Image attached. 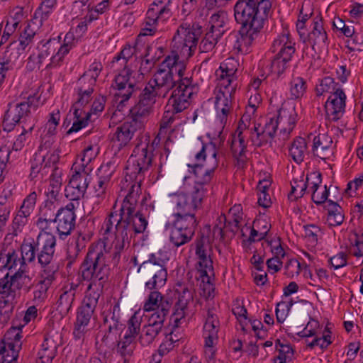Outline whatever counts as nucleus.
<instances>
[{
    "mask_svg": "<svg viewBox=\"0 0 363 363\" xmlns=\"http://www.w3.org/2000/svg\"><path fill=\"white\" fill-rule=\"evenodd\" d=\"M75 173L69 179L68 185L65 191V196L70 201H78L84 197L89 183V175L85 171L79 172L77 170V167L74 164Z\"/></svg>",
    "mask_w": 363,
    "mask_h": 363,
    "instance_id": "obj_19",
    "label": "nucleus"
},
{
    "mask_svg": "<svg viewBox=\"0 0 363 363\" xmlns=\"http://www.w3.org/2000/svg\"><path fill=\"white\" fill-rule=\"evenodd\" d=\"M167 257H164L160 251L152 253L138 268V273L145 282V287L150 290L162 287L167 281V271L165 267Z\"/></svg>",
    "mask_w": 363,
    "mask_h": 363,
    "instance_id": "obj_7",
    "label": "nucleus"
},
{
    "mask_svg": "<svg viewBox=\"0 0 363 363\" xmlns=\"http://www.w3.org/2000/svg\"><path fill=\"white\" fill-rule=\"evenodd\" d=\"M201 32L193 26L183 23L177 28L172 38V50L162 62L160 68L172 70L173 74L183 77L186 67L182 62L194 52Z\"/></svg>",
    "mask_w": 363,
    "mask_h": 363,
    "instance_id": "obj_2",
    "label": "nucleus"
},
{
    "mask_svg": "<svg viewBox=\"0 0 363 363\" xmlns=\"http://www.w3.org/2000/svg\"><path fill=\"white\" fill-rule=\"evenodd\" d=\"M303 228L305 239L312 246L315 245L318 242V233L320 232V229L315 225H307Z\"/></svg>",
    "mask_w": 363,
    "mask_h": 363,
    "instance_id": "obj_59",
    "label": "nucleus"
},
{
    "mask_svg": "<svg viewBox=\"0 0 363 363\" xmlns=\"http://www.w3.org/2000/svg\"><path fill=\"white\" fill-rule=\"evenodd\" d=\"M74 203L69 202L65 207H62L57 211L55 222L57 223V231L60 238L69 235L75 227L76 215Z\"/></svg>",
    "mask_w": 363,
    "mask_h": 363,
    "instance_id": "obj_20",
    "label": "nucleus"
},
{
    "mask_svg": "<svg viewBox=\"0 0 363 363\" xmlns=\"http://www.w3.org/2000/svg\"><path fill=\"white\" fill-rule=\"evenodd\" d=\"M163 325L157 323H150L145 325L139 336V342L143 346H148L152 344L158 335L161 333Z\"/></svg>",
    "mask_w": 363,
    "mask_h": 363,
    "instance_id": "obj_36",
    "label": "nucleus"
},
{
    "mask_svg": "<svg viewBox=\"0 0 363 363\" xmlns=\"http://www.w3.org/2000/svg\"><path fill=\"white\" fill-rule=\"evenodd\" d=\"M254 223L257 230L254 228L251 229L250 235L246 240L250 245L265 239L271 227V225L264 220H257Z\"/></svg>",
    "mask_w": 363,
    "mask_h": 363,
    "instance_id": "obj_44",
    "label": "nucleus"
},
{
    "mask_svg": "<svg viewBox=\"0 0 363 363\" xmlns=\"http://www.w3.org/2000/svg\"><path fill=\"white\" fill-rule=\"evenodd\" d=\"M194 235L185 233L184 230L172 225L170 230L169 241L172 247L179 248L189 243Z\"/></svg>",
    "mask_w": 363,
    "mask_h": 363,
    "instance_id": "obj_45",
    "label": "nucleus"
},
{
    "mask_svg": "<svg viewBox=\"0 0 363 363\" xmlns=\"http://www.w3.org/2000/svg\"><path fill=\"white\" fill-rule=\"evenodd\" d=\"M103 328L104 335L102 337V342L107 343L108 340L116 339L117 335L124 328V325L121 320V308L118 303L111 306L108 309L102 313Z\"/></svg>",
    "mask_w": 363,
    "mask_h": 363,
    "instance_id": "obj_15",
    "label": "nucleus"
},
{
    "mask_svg": "<svg viewBox=\"0 0 363 363\" xmlns=\"http://www.w3.org/2000/svg\"><path fill=\"white\" fill-rule=\"evenodd\" d=\"M57 1L58 0H41L35 12L36 20L40 18V22L47 20L56 8Z\"/></svg>",
    "mask_w": 363,
    "mask_h": 363,
    "instance_id": "obj_53",
    "label": "nucleus"
},
{
    "mask_svg": "<svg viewBox=\"0 0 363 363\" xmlns=\"http://www.w3.org/2000/svg\"><path fill=\"white\" fill-rule=\"evenodd\" d=\"M303 176V174H302L299 179H293L291 182V190L288 195L290 201H296L304 195L308 186V177H307L306 181H304Z\"/></svg>",
    "mask_w": 363,
    "mask_h": 363,
    "instance_id": "obj_48",
    "label": "nucleus"
},
{
    "mask_svg": "<svg viewBox=\"0 0 363 363\" xmlns=\"http://www.w3.org/2000/svg\"><path fill=\"white\" fill-rule=\"evenodd\" d=\"M42 22H29L21 33L18 40L12 42L4 53L6 63H14L20 58H23L31 48L34 38Z\"/></svg>",
    "mask_w": 363,
    "mask_h": 363,
    "instance_id": "obj_8",
    "label": "nucleus"
},
{
    "mask_svg": "<svg viewBox=\"0 0 363 363\" xmlns=\"http://www.w3.org/2000/svg\"><path fill=\"white\" fill-rule=\"evenodd\" d=\"M140 191V184H133L128 191V194L123 199L121 203V205L126 203L130 204V206L133 207L130 222L133 226L135 234L144 233L148 225L147 218L149 216V213H147V208H144L146 201L145 198H144L141 201V208L136 210ZM127 206H128V205Z\"/></svg>",
    "mask_w": 363,
    "mask_h": 363,
    "instance_id": "obj_9",
    "label": "nucleus"
},
{
    "mask_svg": "<svg viewBox=\"0 0 363 363\" xmlns=\"http://www.w3.org/2000/svg\"><path fill=\"white\" fill-rule=\"evenodd\" d=\"M171 16L170 10L166 6L153 4L147 10L144 27L140 35H152L157 30L160 23L164 22Z\"/></svg>",
    "mask_w": 363,
    "mask_h": 363,
    "instance_id": "obj_18",
    "label": "nucleus"
},
{
    "mask_svg": "<svg viewBox=\"0 0 363 363\" xmlns=\"http://www.w3.org/2000/svg\"><path fill=\"white\" fill-rule=\"evenodd\" d=\"M122 69L118 70L119 73L115 77L114 86L117 88L118 92L116 94V96L125 97L129 99L134 91L135 80L130 77L131 72L130 68L122 67Z\"/></svg>",
    "mask_w": 363,
    "mask_h": 363,
    "instance_id": "obj_23",
    "label": "nucleus"
},
{
    "mask_svg": "<svg viewBox=\"0 0 363 363\" xmlns=\"http://www.w3.org/2000/svg\"><path fill=\"white\" fill-rule=\"evenodd\" d=\"M328 35L323 26V18L320 16L313 18L311 30L307 33L306 41L315 50L323 49L327 45Z\"/></svg>",
    "mask_w": 363,
    "mask_h": 363,
    "instance_id": "obj_21",
    "label": "nucleus"
},
{
    "mask_svg": "<svg viewBox=\"0 0 363 363\" xmlns=\"http://www.w3.org/2000/svg\"><path fill=\"white\" fill-rule=\"evenodd\" d=\"M21 262L22 264L20 267L18 268L13 274L10 275V277L17 290L25 289L27 291H29L33 284H31L32 278L28 273V261L24 260L23 257Z\"/></svg>",
    "mask_w": 363,
    "mask_h": 363,
    "instance_id": "obj_29",
    "label": "nucleus"
},
{
    "mask_svg": "<svg viewBox=\"0 0 363 363\" xmlns=\"http://www.w3.org/2000/svg\"><path fill=\"white\" fill-rule=\"evenodd\" d=\"M155 90L151 89L147 85L143 89L139 102L135 106V113H146L155 111V105L157 98H162L155 94Z\"/></svg>",
    "mask_w": 363,
    "mask_h": 363,
    "instance_id": "obj_31",
    "label": "nucleus"
},
{
    "mask_svg": "<svg viewBox=\"0 0 363 363\" xmlns=\"http://www.w3.org/2000/svg\"><path fill=\"white\" fill-rule=\"evenodd\" d=\"M269 13L267 1L261 3L259 0H238L234 6V16L236 21L242 26L262 29Z\"/></svg>",
    "mask_w": 363,
    "mask_h": 363,
    "instance_id": "obj_6",
    "label": "nucleus"
},
{
    "mask_svg": "<svg viewBox=\"0 0 363 363\" xmlns=\"http://www.w3.org/2000/svg\"><path fill=\"white\" fill-rule=\"evenodd\" d=\"M350 240L351 244L357 247L353 255L356 257H362L363 255V228L360 227L354 228L350 237Z\"/></svg>",
    "mask_w": 363,
    "mask_h": 363,
    "instance_id": "obj_56",
    "label": "nucleus"
},
{
    "mask_svg": "<svg viewBox=\"0 0 363 363\" xmlns=\"http://www.w3.org/2000/svg\"><path fill=\"white\" fill-rule=\"evenodd\" d=\"M189 166L191 167L190 164H189ZM191 167L193 168L194 174L196 177L197 180L195 182L194 191L190 199L196 208H197L201 204L207 192V189L205 186L210 183L214 171L217 167V163L215 162L213 167L211 168H206L205 169H203V165L199 163L194 164Z\"/></svg>",
    "mask_w": 363,
    "mask_h": 363,
    "instance_id": "obj_14",
    "label": "nucleus"
},
{
    "mask_svg": "<svg viewBox=\"0 0 363 363\" xmlns=\"http://www.w3.org/2000/svg\"><path fill=\"white\" fill-rule=\"evenodd\" d=\"M279 116L280 115H278L277 119L274 118L266 119L263 125L262 123L264 121L263 118L260 117V121L255 125V132L252 133L250 136V140L254 146L260 147L267 144L270 147L272 146V141L278 128Z\"/></svg>",
    "mask_w": 363,
    "mask_h": 363,
    "instance_id": "obj_16",
    "label": "nucleus"
},
{
    "mask_svg": "<svg viewBox=\"0 0 363 363\" xmlns=\"http://www.w3.org/2000/svg\"><path fill=\"white\" fill-rule=\"evenodd\" d=\"M173 301L163 300L159 308L152 311L153 313L150 315V323H161L164 325L166 318L169 315L172 309Z\"/></svg>",
    "mask_w": 363,
    "mask_h": 363,
    "instance_id": "obj_47",
    "label": "nucleus"
},
{
    "mask_svg": "<svg viewBox=\"0 0 363 363\" xmlns=\"http://www.w3.org/2000/svg\"><path fill=\"white\" fill-rule=\"evenodd\" d=\"M13 283L9 273L0 279V296L2 299L1 300V303L13 302L16 299L17 289Z\"/></svg>",
    "mask_w": 363,
    "mask_h": 363,
    "instance_id": "obj_38",
    "label": "nucleus"
},
{
    "mask_svg": "<svg viewBox=\"0 0 363 363\" xmlns=\"http://www.w3.org/2000/svg\"><path fill=\"white\" fill-rule=\"evenodd\" d=\"M149 143L138 145L127 162L126 170L135 180H139L135 184H140L142 174L147 171L152 164L153 154L150 150Z\"/></svg>",
    "mask_w": 363,
    "mask_h": 363,
    "instance_id": "obj_11",
    "label": "nucleus"
},
{
    "mask_svg": "<svg viewBox=\"0 0 363 363\" xmlns=\"http://www.w3.org/2000/svg\"><path fill=\"white\" fill-rule=\"evenodd\" d=\"M196 255L199 259V266L201 268V276L208 278V283H210V277L208 275L207 269L213 270V261L210 257H207L204 250L203 236L196 242Z\"/></svg>",
    "mask_w": 363,
    "mask_h": 363,
    "instance_id": "obj_35",
    "label": "nucleus"
},
{
    "mask_svg": "<svg viewBox=\"0 0 363 363\" xmlns=\"http://www.w3.org/2000/svg\"><path fill=\"white\" fill-rule=\"evenodd\" d=\"M58 44H60L59 41L55 38L50 40L43 44L40 48L38 54L39 62L43 63V61L49 56H51V58L52 55H55Z\"/></svg>",
    "mask_w": 363,
    "mask_h": 363,
    "instance_id": "obj_55",
    "label": "nucleus"
},
{
    "mask_svg": "<svg viewBox=\"0 0 363 363\" xmlns=\"http://www.w3.org/2000/svg\"><path fill=\"white\" fill-rule=\"evenodd\" d=\"M333 140L327 134H318L313 140L312 151L315 156L325 160L332 154Z\"/></svg>",
    "mask_w": 363,
    "mask_h": 363,
    "instance_id": "obj_28",
    "label": "nucleus"
},
{
    "mask_svg": "<svg viewBox=\"0 0 363 363\" xmlns=\"http://www.w3.org/2000/svg\"><path fill=\"white\" fill-rule=\"evenodd\" d=\"M198 91V87L193 84L190 78L186 77L181 80L177 87L174 89L171 98L168 101V106H172L165 112L170 111L179 113L184 111L189 106L188 100Z\"/></svg>",
    "mask_w": 363,
    "mask_h": 363,
    "instance_id": "obj_12",
    "label": "nucleus"
},
{
    "mask_svg": "<svg viewBox=\"0 0 363 363\" xmlns=\"http://www.w3.org/2000/svg\"><path fill=\"white\" fill-rule=\"evenodd\" d=\"M140 318L135 314L132 315L128 321V329L125 335L136 339L140 331Z\"/></svg>",
    "mask_w": 363,
    "mask_h": 363,
    "instance_id": "obj_60",
    "label": "nucleus"
},
{
    "mask_svg": "<svg viewBox=\"0 0 363 363\" xmlns=\"http://www.w3.org/2000/svg\"><path fill=\"white\" fill-rule=\"evenodd\" d=\"M291 60V58L279 57L275 55L270 67L272 73L277 76L281 75L288 67L289 62Z\"/></svg>",
    "mask_w": 363,
    "mask_h": 363,
    "instance_id": "obj_57",
    "label": "nucleus"
},
{
    "mask_svg": "<svg viewBox=\"0 0 363 363\" xmlns=\"http://www.w3.org/2000/svg\"><path fill=\"white\" fill-rule=\"evenodd\" d=\"M102 68L103 66L100 62L94 61L90 65L89 69L79 79L78 82L94 86Z\"/></svg>",
    "mask_w": 363,
    "mask_h": 363,
    "instance_id": "obj_49",
    "label": "nucleus"
},
{
    "mask_svg": "<svg viewBox=\"0 0 363 363\" xmlns=\"http://www.w3.org/2000/svg\"><path fill=\"white\" fill-rule=\"evenodd\" d=\"M272 50L279 57L292 58L295 51V41L287 30L278 35L274 40Z\"/></svg>",
    "mask_w": 363,
    "mask_h": 363,
    "instance_id": "obj_22",
    "label": "nucleus"
},
{
    "mask_svg": "<svg viewBox=\"0 0 363 363\" xmlns=\"http://www.w3.org/2000/svg\"><path fill=\"white\" fill-rule=\"evenodd\" d=\"M306 89L305 82L301 77L294 78L291 83V94L298 99L302 96Z\"/></svg>",
    "mask_w": 363,
    "mask_h": 363,
    "instance_id": "obj_64",
    "label": "nucleus"
},
{
    "mask_svg": "<svg viewBox=\"0 0 363 363\" xmlns=\"http://www.w3.org/2000/svg\"><path fill=\"white\" fill-rule=\"evenodd\" d=\"M77 84V99L70 109V112L72 111L74 114L79 113V112L84 113V109L89 107V102L94 92V87L84 83H79V82Z\"/></svg>",
    "mask_w": 363,
    "mask_h": 363,
    "instance_id": "obj_26",
    "label": "nucleus"
},
{
    "mask_svg": "<svg viewBox=\"0 0 363 363\" xmlns=\"http://www.w3.org/2000/svg\"><path fill=\"white\" fill-rule=\"evenodd\" d=\"M185 77L173 74L172 70L166 68H159L147 85L151 89L155 90V94L166 97L167 94L181 82Z\"/></svg>",
    "mask_w": 363,
    "mask_h": 363,
    "instance_id": "obj_13",
    "label": "nucleus"
},
{
    "mask_svg": "<svg viewBox=\"0 0 363 363\" xmlns=\"http://www.w3.org/2000/svg\"><path fill=\"white\" fill-rule=\"evenodd\" d=\"M56 242L54 235L42 231L36 239L24 240L21 245V252L23 253L24 260L28 261V263L34 262L37 257L43 272L50 269L57 272V267L53 263Z\"/></svg>",
    "mask_w": 363,
    "mask_h": 363,
    "instance_id": "obj_5",
    "label": "nucleus"
},
{
    "mask_svg": "<svg viewBox=\"0 0 363 363\" xmlns=\"http://www.w3.org/2000/svg\"><path fill=\"white\" fill-rule=\"evenodd\" d=\"M346 95L343 90L337 89L333 94L330 95L325 103L327 113H342L345 111Z\"/></svg>",
    "mask_w": 363,
    "mask_h": 363,
    "instance_id": "obj_33",
    "label": "nucleus"
},
{
    "mask_svg": "<svg viewBox=\"0 0 363 363\" xmlns=\"http://www.w3.org/2000/svg\"><path fill=\"white\" fill-rule=\"evenodd\" d=\"M55 210L56 207L54 202L47 201L41 209L43 217L39 218L37 221V225L42 231H45L48 229L49 224L55 222Z\"/></svg>",
    "mask_w": 363,
    "mask_h": 363,
    "instance_id": "obj_42",
    "label": "nucleus"
},
{
    "mask_svg": "<svg viewBox=\"0 0 363 363\" xmlns=\"http://www.w3.org/2000/svg\"><path fill=\"white\" fill-rule=\"evenodd\" d=\"M39 96L37 94H30L26 101H17L10 103L6 113L16 112L17 113H30L35 112L38 106Z\"/></svg>",
    "mask_w": 363,
    "mask_h": 363,
    "instance_id": "obj_30",
    "label": "nucleus"
},
{
    "mask_svg": "<svg viewBox=\"0 0 363 363\" xmlns=\"http://www.w3.org/2000/svg\"><path fill=\"white\" fill-rule=\"evenodd\" d=\"M337 89H341L334 79L330 77L323 78L319 84L316 86L315 92L317 96H322L326 93L333 94Z\"/></svg>",
    "mask_w": 363,
    "mask_h": 363,
    "instance_id": "obj_54",
    "label": "nucleus"
},
{
    "mask_svg": "<svg viewBox=\"0 0 363 363\" xmlns=\"http://www.w3.org/2000/svg\"><path fill=\"white\" fill-rule=\"evenodd\" d=\"M135 53V48L134 47L125 46L120 54L113 59L111 67L115 70H119L122 67H128V63L132 60Z\"/></svg>",
    "mask_w": 363,
    "mask_h": 363,
    "instance_id": "obj_43",
    "label": "nucleus"
},
{
    "mask_svg": "<svg viewBox=\"0 0 363 363\" xmlns=\"http://www.w3.org/2000/svg\"><path fill=\"white\" fill-rule=\"evenodd\" d=\"M261 30H254L252 28L242 26L239 31V35L234 44V48L241 53H247Z\"/></svg>",
    "mask_w": 363,
    "mask_h": 363,
    "instance_id": "obj_27",
    "label": "nucleus"
},
{
    "mask_svg": "<svg viewBox=\"0 0 363 363\" xmlns=\"http://www.w3.org/2000/svg\"><path fill=\"white\" fill-rule=\"evenodd\" d=\"M106 99L103 96H97L89 107L84 109V113H97L102 112L105 107Z\"/></svg>",
    "mask_w": 363,
    "mask_h": 363,
    "instance_id": "obj_61",
    "label": "nucleus"
},
{
    "mask_svg": "<svg viewBox=\"0 0 363 363\" xmlns=\"http://www.w3.org/2000/svg\"><path fill=\"white\" fill-rule=\"evenodd\" d=\"M78 37L75 36L72 30H69L64 37L63 42L57 47V51L55 55H52L50 63L48 66H57L64 59L65 56L68 54L69 50L72 49L78 42Z\"/></svg>",
    "mask_w": 363,
    "mask_h": 363,
    "instance_id": "obj_25",
    "label": "nucleus"
},
{
    "mask_svg": "<svg viewBox=\"0 0 363 363\" xmlns=\"http://www.w3.org/2000/svg\"><path fill=\"white\" fill-rule=\"evenodd\" d=\"M220 37L215 35V34L208 32L199 44V50L201 52H209L215 48L218 40Z\"/></svg>",
    "mask_w": 363,
    "mask_h": 363,
    "instance_id": "obj_58",
    "label": "nucleus"
},
{
    "mask_svg": "<svg viewBox=\"0 0 363 363\" xmlns=\"http://www.w3.org/2000/svg\"><path fill=\"white\" fill-rule=\"evenodd\" d=\"M55 273L50 269L47 272L42 271L41 277L43 279L38 282L37 285L38 289L33 293L35 301L42 302L45 298L49 286L52 281L55 279Z\"/></svg>",
    "mask_w": 363,
    "mask_h": 363,
    "instance_id": "obj_41",
    "label": "nucleus"
},
{
    "mask_svg": "<svg viewBox=\"0 0 363 363\" xmlns=\"http://www.w3.org/2000/svg\"><path fill=\"white\" fill-rule=\"evenodd\" d=\"M219 322L216 316L208 311L205 324L203 325V336L205 337V346L212 347L214 340L218 338Z\"/></svg>",
    "mask_w": 363,
    "mask_h": 363,
    "instance_id": "obj_32",
    "label": "nucleus"
},
{
    "mask_svg": "<svg viewBox=\"0 0 363 363\" xmlns=\"http://www.w3.org/2000/svg\"><path fill=\"white\" fill-rule=\"evenodd\" d=\"M143 116L128 115L127 119L116 128L111 140L113 143V147L118 152L130 143L136 132L143 131L145 127Z\"/></svg>",
    "mask_w": 363,
    "mask_h": 363,
    "instance_id": "obj_10",
    "label": "nucleus"
},
{
    "mask_svg": "<svg viewBox=\"0 0 363 363\" xmlns=\"http://www.w3.org/2000/svg\"><path fill=\"white\" fill-rule=\"evenodd\" d=\"M121 205L119 209V213L117 211H111L108 219L105 221V233L111 232L114 223L115 224V240L112 245H113V252H107L111 255V263L113 266L118 264L121 252L125 246H128L132 238L133 228L130 222L131 213L133 207L130 204Z\"/></svg>",
    "mask_w": 363,
    "mask_h": 363,
    "instance_id": "obj_4",
    "label": "nucleus"
},
{
    "mask_svg": "<svg viewBox=\"0 0 363 363\" xmlns=\"http://www.w3.org/2000/svg\"><path fill=\"white\" fill-rule=\"evenodd\" d=\"M174 291L178 295V301L174 305V311L170 315V323L174 327H179V323L185 317V311L189 301L193 298V294L188 283L178 281L174 285Z\"/></svg>",
    "mask_w": 363,
    "mask_h": 363,
    "instance_id": "obj_17",
    "label": "nucleus"
},
{
    "mask_svg": "<svg viewBox=\"0 0 363 363\" xmlns=\"http://www.w3.org/2000/svg\"><path fill=\"white\" fill-rule=\"evenodd\" d=\"M301 111V106L299 101L294 99H288L282 103L280 108L277 109L279 113L282 112L292 113H297Z\"/></svg>",
    "mask_w": 363,
    "mask_h": 363,
    "instance_id": "obj_63",
    "label": "nucleus"
},
{
    "mask_svg": "<svg viewBox=\"0 0 363 363\" xmlns=\"http://www.w3.org/2000/svg\"><path fill=\"white\" fill-rule=\"evenodd\" d=\"M228 23V15L224 11H219L210 18L209 32L215 34L216 36L221 37L225 31V26Z\"/></svg>",
    "mask_w": 363,
    "mask_h": 363,
    "instance_id": "obj_40",
    "label": "nucleus"
},
{
    "mask_svg": "<svg viewBox=\"0 0 363 363\" xmlns=\"http://www.w3.org/2000/svg\"><path fill=\"white\" fill-rule=\"evenodd\" d=\"M95 308L82 303L77 310V319L74 323L73 334L77 339H80L92 318Z\"/></svg>",
    "mask_w": 363,
    "mask_h": 363,
    "instance_id": "obj_24",
    "label": "nucleus"
},
{
    "mask_svg": "<svg viewBox=\"0 0 363 363\" xmlns=\"http://www.w3.org/2000/svg\"><path fill=\"white\" fill-rule=\"evenodd\" d=\"M163 300L173 301L172 298L165 296L159 292L157 289H155V291L150 292L143 306L144 311H150L159 308Z\"/></svg>",
    "mask_w": 363,
    "mask_h": 363,
    "instance_id": "obj_51",
    "label": "nucleus"
},
{
    "mask_svg": "<svg viewBox=\"0 0 363 363\" xmlns=\"http://www.w3.org/2000/svg\"><path fill=\"white\" fill-rule=\"evenodd\" d=\"M78 284H72L69 289L65 287L64 292L60 295L57 301V310L62 314L67 315L72 308V305L75 299L76 291Z\"/></svg>",
    "mask_w": 363,
    "mask_h": 363,
    "instance_id": "obj_37",
    "label": "nucleus"
},
{
    "mask_svg": "<svg viewBox=\"0 0 363 363\" xmlns=\"http://www.w3.org/2000/svg\"><path fill=\"white\" fill-rule=\"evenodd\" d=\"M23 253L21 257H19L14 250H9L7 253L1 252L0 253V267L7 268L9 270L18 269L17 267L22 264Z\"/></svg>",
    "mask_w": 363,
    "mask_h": 363,
    "instance_id": "obj_46",
    "label": "nucleus"
},
{
    "mask_svg": "<svg viewBox=\"0 0 363 363\" xmlns=\"http://www.w3.org/2000/svg\"><path fill=\"white\" fill-rule=\"evenodd\" d=\"M238 63L234 58L226 59L216 71L218 84L215 90V97L209 99L206 106H214L218 113H229L234 111L232 99L238 87L236 72Z\"/></svg>",
    "mask_w": 363,
    "mask_h": 363,
    "instance_id": "obj_3",
    "label": "nucleus"
},
{
    "mask_svg": "<svg viewBox=\"0 0 363 363\" xmlns=\"http://www.w3.org/2000/svg\"><path fill=\"white\" fill-rule=\"evenodd\" d=\"M279 352V356L274 359V363H276L277 359L279 362H290L294 356V350L289 344L281 345V348L277 349Z\"/></svg>",
    "mask_w": 363,
    "mask_h": 363,
    "instance_id": "obj_62",
    "label": "nucleus"
},
{
    "mask_svg": "<svg viewBox=\"0 0 363 363\" xmlns=\"http://www.w3.org/2000/svg\"><path fill=\"white\" fill-rule=\"evenodd\" d=\"M172 203L175 206L177 211L174 213V216L192 214L194 213L196 209L190 197L184 193L174 195L172 198Z\"/></svg>",
    "mask_w": 363,
    "mask_h": 363,
    "instance_id": "obj_34",
    "label": "nucleus"
},
{
    "mask_svg": "<svg viewBox=\"0 0 363 363\" xmlns=\"http://www.w3.org/2000/svg\"><path fill=\"white\" fill-rule=\"evenodd\" d=\"M306 147V142L303 138L298 137L293 142L289 152L296 163L300 164L303 161Z\"/></svg>",
    "mask_w": 363,
    "mask_h": 363,
    "instance_id": "obj_50",
    "label": "nucleus"
},
{
    "mask_svg": "<svg viewBox=\"0 0 363 363\" xmlns=\"http://www.w3.org/2000/svg\"><path fill=\"white\" fill-rule=\"evenodd\" d=\"M135 347V338L124 335L117 345V352L124 358L130 357Z\"/></svg>",
    "mask_w": 363,
    "mask_h": 363,
    "instance_id": "obj_52",
    "label": "nucleus"
},
{
    "mask_svg": "<svg viewBox=\"0 0 363 363\" xmlns=\"http://www.w3.org/2000/svg\"><path fill=\"white\" fill-rule=\"evenodd\" d=\"M111 255L101 245H92L81 264L79 274L89 281L84 303L96 308L104 284L108 281L111 270Z\"/></svg>",
    "mask_w": 363,
    "mask_h": 363,
    "instance_id": "obj_1",
    "label": "nucleus"
},
{
    "mask_svg": "<svg viewBox=\"0 0 363 363\" xmlns=\"http://www.w3.org/2000/svg\"><path fill=\"white\" fill-rule=\"evenodd\" d=\"M174 217L173 225L194 236L197 226L195 213L174 215Z\"/></svg>",
    "mask_w": 363,
    "mask_h": 363,
    "instance_id": "obj_39",
    "label": "nucleus"
}]
</instances>
